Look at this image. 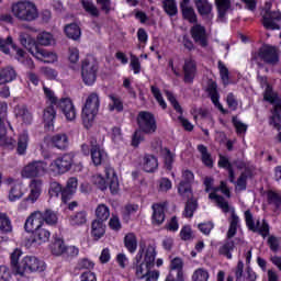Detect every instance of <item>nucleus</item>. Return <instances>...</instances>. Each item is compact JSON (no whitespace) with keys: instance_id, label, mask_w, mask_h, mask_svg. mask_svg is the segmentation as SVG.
Instances as JSON below:
<instances>
[{"instance_id":"19","label":"nucleus","mask_w":281,"mask_h":281,"mask_svg":"<svg viewBox=\"0 0 281 281\" xmlns=\"http://www.w3.org/2000/svg\"><path fill=\"white\" fill-rule=\"evenodd\" d=\"M167 99L169 102H171L173 109L179 113L180 115L178 116V120L180 124H182L183 128L186 131H192L194 128V125L188 121V119L183 117V110L181 109V105L177 102V99L175 98V94L170 91H166Z\"/></svg>"},{"instance_id":"55","label":"nucleus","mask_w":281,"mask_h":281,"mask_svg":"<svg viewBox=\"0 0 281 281\" xmlns=\"http://www.w3.org/2000/svg\"><path fill=\"white\" fill-rule=\"evenodd\" d=\"M161 155L165 159V166L168 170L172 169V164H175V153L170 151L168 148L161 150Z\"/></svg>"},{"instance_id":"23","label":"nucleus","mask_w":281,"mask_h":281,"mask_svg":"<svg viewBox=\"0 0 281 281\" xmlns=\"http://www.w3.org/2000/svg\"><path fill=\"white\" fill-rule=\"evenodd\" d=\"M30 54L37 60H42V63H56V60H58V55H56V53L38 48V46L30 49Z\"/></svg>"},{"instance_id":"46","label":"nucleus","mask_w":281,"mask_h":281,"mask_svg":"<svg viewBox=\"0 0 281 281\" xmlns=\"http://www.w3.org/2000/svg\"><path fill=\"white\" fill-rule=\"evenodd\" d=\"M124 245L130 254H135L137 251V237L133 233L125 235Z\"/></svg>"},{"instance_id":"58","label":"nucleus","mask_w":281,"mask_h":281,"mask_svg":"<svg viewBox=\"0 0 281 281\" xmlns=\"http://www.w3.org/2000/svg\"><path fill=\"white\" fill-rule=\"evenodd\" d=\"M210 280V272L207 270L200 268L196 269L192 274V281H207Z\"/></svg>"},{"instance_id":"51","label":"nucleus","mask_w":281,"mask_h":281,"mask_svg":"<svg viewBox=\"0 0 281 281\" xmlns=\"http://www.w3.org/2000/svg\"><path fill=\"white\" fill-rule=\"evenodd\" d=\"M198 150L202 157V162L204 166H207L209 168H212L214 161L212 160V155L207 151V147L204 145H199Z\"/></svg>"},{"instance_id":"43","label":"nucleus","mask_w":281,"mask_h":281,"mask_svg":"<svg viewBox=\"0 0 281 281\" xmlns=\"http://www.w3.org/2000/svg\"><path fill=\"white\" fill-rule=\"evenodd\" d=\"M37 43L43 47H49V45H54V43H56V40H54V35H52V33L43 31L37 35Z\"/></svg>"},{"instance_id":"60","label":"nucleus","mask_w":281,"mask_h":281,"mask_svg":"<svg viewBox=\"0 0 281 281\" xmlns=\"http://www.w3.org/2000/svg\"><path fill=\"white\" fill-rule=\"evenodd\" d=\"M0 229L1 232H12V224L10 223V218L3 213L0 214Z\"/></svg>"},{"instance_id":"14","label":"nucleus","mask_w":281,"mask_h":281,"mask_svg":"<svg viewBox=\"0 0 281 281\" xmlns=\"http://www.w3.org/2000/svg\"><path fill=\"white\" fill-rule=\"evenodd\" d=\"M262 25L266 30H280L281 12L280 10H271L270 2L266 3L265 10L261 12Z\"/></svg>"},{"instance_id":"56","label":"nucleus","mask_w":281,"mask_h":281,"mask_svg":"<svg viewBox=\"0 0 281 281\" xmlns=\"http://www.w3.org/2000/svg\"><path fill=\"white\" fill-rule=\"evenodd\" d=\"M217 67L223 85H229V69H227V66H225L223 61H218Z\"/></svg>"},{"instance_id":"32","label":"nucleus","mask_w":281,"mask_h":281,"mask_svg":"<svg viewBox=\"0 0 281 281\" xmlns=\"http://www.w3.org/2000/svg\"><path fill=\"white\" fill-rule=\"evenodd\" d=\"M50 144L59 150H65V148L69 147V137L67 134H56L52 136Z\"/></svg>"},{"instance_id":"25","label":"nucleus","mask_w":281,"mask_h":281,"mask_svg":"<svg viewBox=\"0 0 281 281\" xmlns=\"http://www.w3.org/2000/svg\"><path fill=\"white\" fill-rule=\"evenodd\" d=\"M25 184H23V182H18L9 190L8 199L11 203H16V201H21V199L25 196Z\"/></svg>"},{"instance_id":"1","label":"nucleus","mask_w":281,"mask_h":281,"mask_svg":"<svg viewBox=\"0 0 281 281\" xmlns=\"http://www.w3.org/2000/svg\"><path fill=\"white\" fill-rule=\"evenodd\" d=\"M155 258H157V251L155 246L149 245L145 248H140L135 257V276L138 280L145 281H158L159 271L150 270L155 267Z\"/></svg>"},{"instance_id":"53","label":"nucleus","mask_w":281,"mask_h":281,"mask_svg":"<svg viewBox=\"0 0 281 281\" xmlns=\"http://www.w3.org/2000/svg\"><path fill=\"white\" fill-rule=\"evenodd\" d=\"M187 200H188V202H187V205L184 207L183 215L187 218H192V216H194V212H196V207H198L196 200H192V198L187 199Z\"/></svg>"},{"instance_id":"13","label":"nucleus","mask_w":281,"mask_h":281,"mask_svg":"<svg viewBox=\"0 0 281 281\" xmlns=\"http://www.w3.org/2000/svg\"><path fill=\"white\" fill-rule=\"evenodd\" d=\"M41 194H43V180L34 178L29 183V194L19 204V210H27V203L34 205L41 199Z\"/></svg>"},{"instance_id":"17","label":"nucleus","mask_w":281,"mask_h":281,"mask_svg":"<svg viewBox=\"0 0 281 281\" xmlns=\"http://www.w3.org/2000/svg\"><path fill=\"white\" fill-rule=\"evenodd\" d=\"M192 181H194V173L190 170H184L182 172V180L178 186V192L182 199H192V188L190 187Z\"/></svg>"},{"instance_id":"36","label":"nucleus","mask_w":281,"mask_h":281,"mask_svg":"<svg viewBox=\"0 0 281 281\" xmlns=\"http://www.w3.org/2000/svg\"><path fill=\"white\" fill-rule=\"evenodd\" d=\"M215 8L217 10L218 19H223L227 15V12L232 10V0H215Z\"/></svg>"},{"instance_id":"48","label":"nucleus","mask_w":281,"mask_h":281,"mask_svg":"<svg viewBox=\"0 0 281 281\" xmlns=\"http://www.w3.org/2000/svg\"><path fill=\"white\" fill-rule=\"evenodd\" d=\"M81 5L85 12H87V14H90V16H100V10L98 9V7H95V3H93V1L81 0Z\"/></svg>"},{"instance_id":"50","label":"nucleus","mask_w":281,"mask_h":281,"mask_svg":"<svg viewBox=\"0 0 281 281\" xmlns=\"http://www.w3.org/2000/svg\"><path fill=\"white\" fill-rule=\"evenodd\" d=\"M218 166H220V168H227L228 179H229L231 183H234V181L236 180V177L234 176V166H232V164H229V160L227 158L221 156L220 160H218Z\"/></svg>"},{"instance_id":"35","label":"nucleus","mask_w":281,"mask_h":281,"mask_svg":"<svg viewBox=\"0 0 281 281\" xmlns=\"http://www.w3.org/2000/svg\"><path fill=\"white\" fill-rule=\"evenodd\" d=\"M159 168L157 157L153 155H145L143 158V169L145 172H155Z\"/></svg>"},{"instance_id":"7","label":"nucleus","mask_w":281,"mask_h":281,"mask_svg":"<svg viewBox=\"0 0 281 281\" xmlns=\"http://www.w3.org/2000/svg\"><path fill=\"white\" fill-rule=\"evenodd\" d=\"M260 60L267 65H278L280 63V50L276 46L263 45L252 55V63L260 66Z\"/></svg>"},{"instance_id":"20","label":"nucleus","mask_w":281,"mask_h":281,"mask_svg":"<svg viewBox=\"0 0 281 281\" xmlns=\"http://www.w3.org/2000/svg\"><path fill=\"white\" fill-rule=\"evenodd\" d=\"M43 225V212L36 211L26 218L24 228L26 232L32 233L41 229Z\"/></svg>"},{"instance_id":"12","label":"nucleus","mask_w":281,"mask_h":281,"mask_svg":"<svg viewBox=\"0 0 281 281\" xmlns=\"http://www.w3.org/2000/svg\"><path fill=\"white\" fill-rule=\"evenodd\" d=\"M8 103H0V146H14V138L8 136Z\"/></svg>"},{"instance_id":"63","label":"nucleus","mask_w":281,"mask_h":281,"mask_svg":"<svg viewBox=\"0 0 281 281\" xmlns=\"http://www.w3.org/2000/svg\"><path fill=\"white\" fill-rule=\"evenodd\" d=\"M268 201L271 205H274L276 207H280L281 195L279 193H276L274 191H270L268 193Z\"/></svg>"},{"instance_id":"38","label":"nucleus","mask_w":281,"mask_h":281,"mask_svg":"<svg viewBox=\"0 0 281 281\" xmlns=\"http://www.w3.org/2000/svg\"><path fill=\"white\" fill-rule=\"evenodd\" d=\"M68 222L72 227H80L87 223V212L80 211L68 217Z\"/></svg>"},{"instance_id":"10","label":"nucleus","mask_w":281,"mask_h":281,"mask_svg":"<svg viewBox=\"0 0 281 281\" xmlns=\"http://www.w3.org/2000/svg\"><path fill=\"white\" fill-rule=\"evenodd\" d=\"M10 47L16 52V59L19 63H22L29 69H34V61L32 58H29L27 54L23 49L16 48L12 43V36H8L7 41L0 37V49L3 54H10Z\"/></svg>"},{"instance_id":"16","label":"nucleus","mask_w":281,"mask_h":281,"mask_svg":"<svg viewBox=\"0 0 281 281\" xmlns=\"http://www.w3.org/2000/svg\"><path fill=\"white\" fill-rule=\"evenodd\" d=\"M138 126L143 133L153 135L157 131V122L155 116L149 112H139L137 117Z\"/></svg>"},{"instance_id":"28","label":"nucleus","mask_w":281,"mask_h":281,"mask_svg":"<svg viewBox=\"0 0 281 281\" xmlns=\"http://www.w3.org/2000/svg\"><path fill=\"white\" fill-rule=\"evenodd\" d=\"M49 238H52V233L42 226V228H37L33 232L32 244L45 245V243H49Z\"/></svg>"},{"instance_id":"49","label":"nucleus","mask_w":281,"mask_h":281,"mask_svg":"<svg viewBox=\"0 0 281 281\" xmlns=\"http://www.w3.org/2000/svg\"><path fill=\"white\" fill-rule=\"evenodd\" d=\"M95 216L97 221H101V223H104V221H109V216H111V211L109 210V206L105 204H99L95 210Z\"/></svg>"},{"instance_id":"42","label":"nucleus","mask_w":281,"mask_h":281,"mask_svg":"<svg viewBox=\"0 0 281 281\" xmlns=\"http://www.w3.org/2000/svg\"><path fill=\"white\" fill-rule=\"evenodd\" d=\"M209 95H211V100L213 104L222 111V113H225V110H223V105L221 102H218V91H216V82L212 81L209 83L207 87Z\"/></svg>"},{"instance_id":"59","label":"nucleus","mask_w":281,"mask_h":281,"mask_svg":"<svg viewBox=\"0 0 281 281\" xmlns=\"http://www.w3.org/2000/svg\"><path fill=\"white\" fill-rule=\"evenodd\" d=\"M43 91L46 100L50 102V104L58 105L60 101H58V98H56V94L54 93V90L48 88L47 86H43Z\"/></svg>"},{"instance_id":"30","label":"nucleus","mask_w":281,"mask_h":281,"mask_svg":"<svg viewBox=\"0 0 281 281\" xmlns=\"http://www.w3.org/2000/svg\"><path fill=\"white\" fill-rule=\"evenodd\" d=\"M91 159L92 164L95 166H102V164L106 161V151H104L100 145H92Z\"/></svg>"},{"instance_id":"6","label":"nucleus","mask_w":281,"mask_h":281,"mask_svg":"<svg viewBox=\"0 0 281 281\" xmlns=\"http://www.w3.org/2000/svg\"><path fill=\"white\" fill-rule=\"evenodd\" d=\"M105 177L97 173L92 177V183L99 188V190H106L110 188L112 194H117L120 192V180H117V173H115V169L112 167H105Z\"/></svg>"},{"instance_id":"22","label":"nucleus","mask_w":281,"mask_h":281,"mask_svg":"<svg viewBox=\"0 0 281 281\" xmlns=\"http://www.w3.org/2000/svg\"><path fill=\"white\" fill-rule=\"evenodd\" d=\"M191 36L198 45L201 47H207V30L201 24H194L191 27Z\"/></svg>"},{"instance_id":"3","label":"nucleus","mask_w":281,"mask_h":281,"mask_svg":"<svg viewBox=\"0 0 281 281\" xmlns=\"http://www.w3.org/2000/svg\"><path fill=\"white\" fill-rule=\"evenodd\" d=\"M12 16L20 23H34L41 13L36 3L30 0H19L11 4Z\"/></svg>"},{"instance_id":"64","label":"nucleus","mask_w":281,"mask_h":281,"mask_svg":"<svg viewBox=\"0 0 281 281\" xmlns=\"http://www.w3.org/2000/svg\"><path fill=\"white\" fill-rule=\"evenodd\" d=\"M12 280V272L8 266H0V281Z\"/></svg>"},{"instance_id":"40","label":"nucleus","mask_w":281,"mask_h":281,"mask_svg":"<svg viewBox=\"0 0 281 281\" xmlns=\"http://www.w3.org/2000/svg\"><path fill=\"white\" fill-rule=\"evenodd\" d=\"M43 120L48 130L54 126V120H56V110L54 109V105H49L44 110Z\"/></svg>"},{"instance_id":"62","label":"nucleus","mask_w":281,"mask_h":281,"mask_svg":"<svg viewBox=\"0 0 281 281\" xmlns=\"http://www.w3.org/2000/svg\"><path fill=\"white\" fill-rule=\"evenodd\" d=\"M151 93L155 98V100H157L159 106H161V109H166V101L164 100V97L161 95V91L159 90V88L151 86Z\"/></svg>"},{"instance_id":"31","label":"nucleus","mask_w":281,"mask_h":281,"mask_svg":"<svg viewBox=\"0 0 281 281\" xmlns=\"http://www.w3.org/2000/svg\"><path fill=\"white\" fill-rule=\"evenodd\" d=\"M153 224L161 225L166 221V204H154L153 205Z\"/></svg>"},{"instance_id":"61","label":"nucleus","mask_w":281,"mask_h":281,"mask_svg":"<svg viewBox=\"0 0 281 281\" xmlns=\"http://www.w3.org/2000/svg\"><path fill=\"white\" fill-rule=\"evenodd\" d=\"M180 238L181 240H193L194 233L192 232V227L186 225L180 231Z\"/></svg>"},{"instance_id":"52","label":"nucleus","mask_w":281,"mask_h":281,"mask_svg":"<svg viewBox=\"0 0 281 281\" xmlns=\"http://www.w3.org/2000/svg\"><path fill=\"white\" fill-rule=\"evenodd\" d=\"M109 98L111 100V103L109 104L110 111H124V104L119 97H116L115 94H110Z\"/></svg>"},{"instance_id":"37","label":"nucleus","mask_w":281,"mask_h":281,"mask_svg":"<svg viewBox=\"0 0 281 281\" xmlns=\"http://www.w3.org/2000/svg\"><path fill=\"white\" fill-rule=\"evenodd\" d=\"M30 145V135L26 132H23L18 137V155H25L27 153V146Z\"/></svg>"},{"instance_id":"5","label":"nucleus","mask_w":281,"mask_h":281,"mask_svg":"<svg viewBox=\"0 0 281 281\" xmlns=\"http://www.w3.org/2000/svg\"><path fill=\"white\" fill-rule=\"evenodd\" d=\"M100 111V95L95 92H92L86 99V102L81 110V120L86 128H91L95 117Z\"/></svg>"},{"instance_id":"26","label":"nucleus","mask_w":281,"mask_h":281,"mask_svg":"<svg viewBox=\"0 0 281 281\" xmlns=\"http://www.w3.org/2000/svg\"><path fill=\"white\" fill-rule=\"evenodd\" d=\"M183 74L186 82H192L194 80V76H196V61L192 57L184 60Z\"/></svg>"},{"instance_id":"21","label":"nucleus","mask_w":281,"mask_h":281,"mask_svg":"<svg viewBox=\"0 0 281 281\" xmlns=\"http://www.w3.org/2000/svg\"><path fill=\"white\" fill-rule=\"evenodd\" d=\"M57 106H59L60 111L64 113L66 120L68 122H74L76 120V106L74 102L69 98H63L59 100Z\"/></svg>"},{"instance_id":"45","label":"nucleus","mask_w":281,"mask_h":281,"mask_svg":"<svg viewBox=\"0 0 281 281\" xmlns=\"http://www.w3.org/2000/svg\"><path fill=\"white\" fill-rule=\"evenodd\" d=\"M21 256H23V250H21V248H15L10 254L11 269L14 273H16V271L19 270V267H21V261H19Z\"/></svg>"},{"instance_id":"4","label":"nucleus","mask_w":281,"mask_h":281,"mask_svg":"<svg viewBox=\"0 0 281 281\" xmlns=\"http://www.w3.org/2000/svg\"><path fill=\"white\" fill-rule=\"evenodd\" d=\"M258 80L261 87H266L263 100L273 105V115L270 120V124L277 128V131H280L281 98L278 95V93L273 92V89L270 88L269 85H267V77H261L258 75Z\"/></svg>"},{"instance_id":"18","label":"nucleus","mask_w":281,"mask_h":281,"mask_svg":"<svg viewBox=\"0 0 281 281\" xmlns=\"http://www.w3.org/2000/svg\"><path fill=\"white\" fill-rule=\"evenodd\" d=\"M245 218H246L247 227H249L251 232H259V234L263 236V238L269 235V224H267V222L257 221V223H254V216L249 211L245 212Z\"/></svg>"},{"instance_id":"9","label":"nucleus","mask_w":281,"mask_h":281,"mask_svg":"<svg viewBox=\"0 0 281 281\" xmlns=\"http://www.w3.org/2000/svg\"><path fill=\"white\" fill-rule=\"evenodd\" d=\"M46 269L45 262L41 261L35 256H25L20 261V267L15 271L16 276H25V273H36L42 272Z\"/></svg>"},{"instance_id":"41","label":"nucleus","mask_w":281,"mask_h":281,"mask_svg":"<svg viewBox=\"0 0 281 281\" xmlns=\"http://www.w3.org/2000/svg\"><path fill=\"white\" fill-rule=\"evenodd\" d=\"M42 220L46 225H58V212L47 209L42 212Z\"/></svg>"},{"instance_id":"24","label":"nucleus","mask_w":281,"mask_h":281,"mask_svg":"<svg viewBox=\"0 0 281 281\" xmlns=\"http://www.w3.org/2000/svg\"><path fill=\"white\" fill-rule=\"evenodd\" d=\"M180 9L186 21L189 23H196L198 16L196 12L194 11V7L191 4V0H181Z\"/></svg>"},{"instance_id":"15","label":"nucleus","mask_w":281,"mask_h":281,"mask_svg":"<svg viewBox=\"0 0 281 281\" xmlns=\"http://www.w3.org/2000/svg\"><path fill=\"white\" fill-rule=\"evenodd\" d=\"M81 78L85 85L91 87L95 83L98 78V65L93 58L88 57L82 61L81 65Z\"/></svg>"},{"instance_id":"39","label":"nucleus","mask_w":281,"mask_h":281,"mask_svg":"<svg viewBox=\"0 0 281 281\" xmlns=\"http://www.w3.org/2000/svg\"><path fill=\"white\" fill-rule=\"evenodd\" d=\"M16 79V71L12 67L3 68L0 71V85H7V82H12Z\"/></svg>"},{"instance_id":"57","label":"nucleus","mask_w":281,"mask_h":281,"mask_svg":"<svg viewBox=\"0 0 281 281\" xmlns=\"http://www.w3.org/2000/svg\"><path fill=\"white\" fill-rule=\"evenodd\" d=\"M162 5L165 12H167L169 16H175V14H177V2L175 0H162Z\"/></svg>"},{"instance_id":"2","label":"nucleus","mask_w":281,"mask_h":281,"mask_svg":"<svg viewBox=\"0 0 281 281\" xmlns=\"http://www.w3.org/2000/svg\"><path fill=\"white\" fill-rule=\"evenodd\" d=\"M218 190H221L222 194H225V196L229 198V189L224 181L221 182L220 188L214 189V191L210 193L209 198L222 209V212H224V214L231 212L229 227L226 236L227 238H234L236 236V232H238V227H240V218L238 217V215H236V211L234 210V207L229 206V203L225 201V198L216 194Z\"/></svg>"},{"instance_id":"33","label":"nucleus","mask_w":281,"mask_h":281,"mask_svg":"<svg viewBox=\"0 0 281 281\" xmlns=\"http://www.w3.org/2000/svg\"><path fill=\"white\" fill-rule=\"evenodd\" d=\"M104 234H106V226L104 225V222L94 220L91 225V236L94 237V240H100Z\"/></svg>"},{"instance_id":"34","label":"nucleus","mask_w":281,"mask_h":281,"mask_svg":"<svg viewBox=\"0 0 281 281\" xmlns=\"http://www.w3.org/2000/svg\"><path fill=\"white\" fill-rule=\"evenodd\" d=\"M78 189V179L77 178H70L67 182L66 190H64L63 194V202L67 203L69 199H71V195L76 193V190Z\"/></svg>"},{"instance_id":"27","label":"nucleus","mask_w":281,"mask_h":281,"mask_svg":"<svg viewBox=\"0 0 281 281\" xmlns=\"http://www.w3.org/2000/svg\"><path fill=\"white\" fill-rule=\"evenodd\" d=\"M193 2L200 16H207V19H214V13H212L213 7L209 0H193Z\"/></svg>"},{"instance_id":"11","label":"nucleus","mask_w":281,"mask_h":281,"mask_svg":"<svg viewBox=\"0 0 281 281\" xmlns=\"http://www.w3.org/2000/svg\"><path fill=\"white\" fill-rule=\"evenodd\" d=\"M49 172L47 162L43 160H33L24 166L21 170L22 179H36V177H44Z\"/></svg>"},{"instance_id":"44","label":"nucleus","mask_w":281,"mask_h":281,"mask_svg":"<svg viewBox=\"0 0 281 281\" xmlns=\"http://www.w3.org/2000/svg\"><path fill=\"white\" fill-rule=\"evenodd\" d=\"M66 248L67 246L65 245V240L56 238L50 246V251L53 256H65Z\"/></svg>"},{"instance_id":"54","label":"nucleus","mask_w":281,"mask_h":281,"mask_svg":"<svg viewBox=\"0 0 281 281\" xmlns=\"http://www.w3.org/2000/svg\"><path fill=\"white\" fill-rule=\"evenodd\" d=\"M234 241H226L220 247V254L225 256L228 260H232V251H234Z\"/></svg>"},{"instance_id":"8","label":"nucleus","mask_w":281,"mask_h":281,"mask_svg":"<svg viewBox=\"0 0 281 281\" xmlns=\"http://www.w3.org/2000/svg\"><path fill=\"white\" fill-rule=\"evenodd\" d=\"M74 168V154H65L60 157H57L48 166V175L53 177H58L59 175H65Z\"/></svg>"},{"instance_id":"29","label":"nucleus","mask_w":281,"mask_h":281,"mask_svg":"<svg viewBox=\"0 0 281 281\" xmlns=\"http://www.w3.org/2000/svg\"><path fill=\"white\" fill-rule=\"evenodd\" d=\"M15 116L23 124H32L34 117L32 116V112L27 110L25 105H16L14 109Z\"/></svg>"},{"instance_id":"47","label":"nucleus","mask_w":281,"mask_h":281,"mask_svg":"<svg viewBox=\"0 0 281 281\" xmlns=\"http://www.w3.org/2000/svg\"><path fill=\"white\" fill-rule=\"evenodd\" d=\"M65 34L66 36H68V38H72V41H78V38H80V35L82 33L80 32V26H78V24L76 23H72V24L66 25Z\"/></svg>"}]
</instances>
